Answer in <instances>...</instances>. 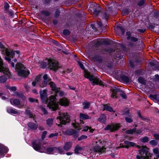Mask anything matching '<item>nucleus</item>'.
Listing matches in <instances>:
<instances>
[{
  "label": "nucleus",
  "mask_w": 159,
  "mask_h": 159,
  "mask_svg": "<svg viewBox=\"0 0 159 159\" xmlns=\"http://www.w3.org/2000/svg\"><path fill=\"white\" fill-rule=\"evenodd\" d=\"M0 48L3 52L4 51V53H5L6 54L5 59L8 62H10L11 61L10 58H13L14 57H19L20 52L19 51H11L9 52L4 48L2 44L0 42Z\"/></svg>",
  "instance_id": "nucleus-1"
},
{
  "label": "nucleus",
  "mask_w": 159,
  "mask_h": 159,
  "mask_svg": "<svg viewBox=\"0 0 159 159\" xmlns=\"http://www.w3.org/2000/svg\"><path fill=\"white\" fill-rule=\"evenodd\" d=\"M25 68L24 65L20 63H18L16 65V70L20 76L25 77L29 74V71L26 70Z\"/></svg>",
  "instance_id": "nucleus-2"
},
{
  "label": "nucleus",
  "mask_w": 159,
  "mask_h": 159,
  "mask_svg": "<svg viewBox=\"0 0 159 159\" xmlns=\"http://www.w3.org/2000/svg\"><path fill=\"white\" fill-rule=\"evenodd\" d=\"M59 116L57 118V120L59 124L56 123L58 126H59L61 125L65 124L67 122H70V119L69 116L67 115V113H61L59 112Z\"/></svg>",
  "instance_id": "nucleus-3"
},
{
  "label": "nucleus",
  "mask_w": 159,
  "mask_h": 159,
  "mask_svg": "<svg viewBox=\"0 0 159 159\" xmlns=\"http://www.w3.org/2000/svg\"><path fill=\"white\" fill-rule=\"evenodd\" d=\"M84 76L89 79V80L92 81L93 84H99L100 85H103V83L102 81L97 78L94 77L93 75H90L88 71L84 70Z\"/></svg>",
  "instance_id": "nucleus-4"
},
{
  "label": "nucleus",
  "mask_w": 159,
  "mask_h": 159,
  "mask_svg": "<svg viewBox=\"0 0 159 159\" xmlns=\"http://www.w3.org/2000/svg\"><path fill=\"white\" fill-rule=\"evenodd\" d=\"M56 95H51L49 98V102L48 106L52 111L57 110L58 107V104L56 102Z\"/></svg>",
  "instance_id": "nucleus-5"
},
{
  "label": "nucleus",
  "mask_w": 159,
  "mask_h": 159,
  "mask_svg": "<svg viewBox=\"0 0 159 159\" xmlns=\"http://www.w3.org/2000/svg\"><path fill=\"white\" fill-rule=\"evenodd\" d=\"M139 154L141 155V158L143 159H150L149 157H151V155L149 154V156L147 155L148 152V149L145 146H142V148L139 150Z\"/></svg>",
  "instance_id": "nucleus-6"
},
{
  "label": "nucleus",
  "mask_w": 159,
  "mask_h": 159,
  "mask_svg": "<svg viewBox=\"0 0 159 159\" xmlns=\"http://www.w3.org/2000/svg\"><path fill=\"white\" fill-rule=\"evenodd\" d=\"M120 127V124L113 123L108 125L105 128L104 130H110L111 132H113L118 129Z\"/></svg>",
  "instance_id": "nucleus-7"
},
{
  "label": "nucleus",
  "mask_w": 159,
  "mask_h": 159,
  "mask_svg": "<svg viewBox=\"0 0 159 159\" xmlns=\"http://www.w3.org/2000/svg\"><path fill=\"white\" fill-rule=\"evenodd\" d=\"M48 62L49 64V67L51 69L56 70L59 67L58 63L55 61L49 59L48 60Z\"/></svg>",
  "instance_id": "nucleus-8"
},
{
  "label": "nucleus",
  "mask_w": 159,
  "mask_h": 159,
  "mask_svg": "<svg viewBox=\"0 0 159 159\" xmlns=\"http://www.w3.org/2000/svg\"><path fill=\"white\" fill-rule=\"evenodd\" d=\"M2 61L0 57V71L3 72L6 74L8 77H9L11 75L8 68H5L3 66Z\"/></svg>",
  "instance_id": "nucleus-9"
},
{
  "label": "nucleus",
  "mask_w": 159,
  "mask_h": 159,
  "mask_svg": "<svg viewBox=\"0 0 159 159\" xmlns=\"http://www.w3.org/2000/svg\"><path fill=\"white\" fill-rule=\"evenodd\" d=\"M32 144L33 148L36 151H40L42 152V151L41 150L43 149V148H41L40 141H36L33 142L32 143Z\"/></svg>",
  "instance_id": "nucleus-10"
},
{
  "label": "nucleus",
  "mask_w": 159,
  "mask_h": 159,
  "mask_svg": "<svg viewBox=\"0 0 159 159\" xmlns=\"http://www.w3.org/2000/svg\"><path fill=\"white\" fill-rule=\"evenodd\" d=\"M124 144L125 145L123 146L122 147L128 148L131 146H136L139 148H141V147L140 146L136 145L135 143L129 141H125L124 142Z\"/></svg>",
  "instance_id": "nucleus-11"
},
{
  "label": "nucleus",
  "mask_w": 159,
  "mask_h": 159,
  "mask_svg": "<svg viewBox=\"0 0 159 159\" xmlns=\"http://www.w3.org/2000/svg\"><path fill=\"white\" fill-rule=\"evenodd\" d=\"M57 103L61 106H67L69 104V101L67 98H64L60 99Z\"/></svg>",
  "instance_id": "nucleus-12"
},
{
  "label": "nucleus",
  "mask_w": 159,
  "mask_h": 159,
  "mask_svg": "<svg viewBox=\"0 0 159 159\" xmlns=\"http://www.w3.org/2000/svg\"><path fill=\"white\" fill-rule=\"evenodd\" d=\"M142 132V131L141 129H136L135 128L127 130L125 131L126 134H139Z\"/></svg>",
  "instance_id": "nucleus-13"
},
{
  "label": "nucleus",
  "mask_w": 159,
  "mask_h": 159,
  "mask_svg": "<svg viewBox=\"0 0 159 159\" xmlns=\"http://www.w3.org/2000/svg\"><path fill=\"white\" fill-rule=\"evenodd\" d=\"M41 98L43 102L46 103L48 102V98L46 93V91L44 90L42 92L40 93Z\"/></svg>",
  "instance_id": "nucleus-14"
},
{
  "label": "nucleus",
  "mask_w": 159,
  "mask_h": 159,
  "mask_svg": "<svg viewBox=\"0 0 159 159\" xmlns=\"http://www.w3.org/2000/svg\"><path fill=\"white\" fill-rule=\"evenodd\" d=\"M52 151V154L55 155H57L59 153L62 154L64 152L63 149L61 147H54Z\"/></svg>",
  "instance_id": "nucleus-15"
},
{
  "label": "nucleus",
  "mask_w": 159,
  "mask_h": 159,
  "mask_svg": "<svg viewBox=\"0 0 159 159\" xmlns=\"http://www.w3.org/2000/svg\"><path fill=\"white\" fill-rule=\"evenodd\" d=\"M49 85H50L52 89L56 93H57L60 91V88H57L56 87L55 84L53 82H50Z\"/></svg>",
  "instance_id": "nucleus-16"
},
{
  "label": "nucleus",
  "mask_w": 159,
  "mask_h": 159,
  "mask_svg": "<svg viewBox=\"0 0 159 159\" xmlns=\"http://www.w3.org/2000/svg\"><path fill=\"white\" fill-rule=\"evenodd\" d=\"M106 118L107 117L105 115L102 114L100 115L98 120V121L102 123H105L106 121Z\"/></svg>",
  "instance_id": "nucleus-17"
},
{
  "label": "nucleus",
  "mask_w": 159,
  "mask_h": 159,
  "mask_svg": "<svg viewBox=\"0 0 159 159\" xmlns=\"http://www.w3.org/2000/svg\"><path fill=\"white\" fill-rule=\"evenodd\" d=\"M105 148L103 147L101 148L98 146H95L94 148V150L95 152L102 153L105 152Z\"/></svg>",
  "instance_id": "nucleus-18"
},
{
  "label": "nucleus",
  "mask_w": 159,
  "mask_h": 159,
  "mask_svg": "<svg viewBox=\"0 0 159 159\" xmlns=\"http://www.w3.org/2000/svg\"><path fill=\"white\" fill-rule=\"evenodd\" d=\"M73 143L71 142H67L66 143L63 147L64 149L66 151H68L71 147Z\"/></svg>",
  "instance_id": "nucleus-19"
},
{
  "label": "nucleus",
  "mask_w": 159,
  "mask_h": 159,
  "mask_svg": "<svg viewBox=\"0 0 159 159\" xmlns=\"http://www.w3.org/2000/svg\"><path fill=\"white\" fill-rule=\"evenodd\" d=\"M8 149L7 148L2 144L0 143V154L6 153Z\"/></svg>",
  "instance_id": "nucleus-20"
},
{
  "label": "nucleus",
  "mask_w": 159,
  "mask_h": 159,
  "mask_svg": "<svg viewBox=\"0 0 159 159\" xmlns=\"http://www.w3.org/2000/svg\"><path fill=\"white\" fill-rule=\"evenodd\" d=\"M80 118L82 120H87L90 119V117L87 114L80 113Z\"/></svg>",
  "instance_id": "nucleus-21"
},
{
  "label": "nucleus",
  "mask_w": 159,
  "mask_h": 159,
  "mask_svg": "<svg viewBox=\"0 0 159 159\" xmlns=\"http://www.w3.org/2000/svg\"><path fill=\"white\" fill-rule=\"evenodd\" d=\"M28 125L29 127L31 129L35 130L38 127L37 125L36 124L31 122L29 123Z\"/></svg>",
  "instance_id": "nucleus-22"
},
{
  "label": "nucleus",
  "mask_w": 159,
  "mask_h": 159,
  "mask_svg": "<svg viewBox=\"0 0 159 159\" xmlns=\"http://www.w3.org/2000/svg\"><path fill=\"white\" fill-rule=\"evenodd\" d=\"M7 111L9 113L15 114H17L20 113V112H19L20 111H18L17 110L12 108L7 109Z\"/></svg>",
  "instance_id": "nucleus-23"
},
{
  "label": "nucleus",
  "mask_w": 159,
  "mask_h": 159,
  "mask_svg": "<svg viewBox=\"0 0 159 159\" xmlns=\"http://www.w3.org/2000/svg\"><path fill=\"white\" fill-rule=\"evenodd\" d=\"M10 102L12 105H18L20 103V101L17 99H11L10 100Z\"/></svg>",
  "instance_id": "nucleus-24"
},
{
  "label": "nucleus",
  "mask_w": 159,
  "mask_h": 159,
  "mask_svg": "<svg viewBox=\"0 0 159 159\" xmlns=\"http://www.w3.org/2000/svg\"><path fill=\"white\" fill-rule=\"evenodd\" d=\"M54 147H49L45 149L44 147L43 148V150L45 151V152L48 154H52L53 150Z\"/></svg>",
  "instance_id": "nucleus-25"
},
{
  "label": "nucleus",
  "mask_w": 159,
  "mask_h": 159,
  "mask_svg": "<svg viewBox=\"0 0 159 159\" xmlns=\"http://www.w3.org/2000/svg\"><path fill=\"white\" fill-rule=\"evenodd\" d=\"M105 110L108 111L110 112H111L113 111V110L112 107L109 105V104H106L104 105V109L103 110Z\"/></svg>",
  "instance_id": "nucleus-26"
},
{
  "label": "nucleus",
  "mask_w": 159,
  "mask_h": 159,
  "mask_svg": "<svg viewBox=\"0 0 159 159\" xmlns=\"http://www.w3.org/2000/svg\"><path fill=\"white\" fill-rule=\"evenodd\" d=\"M120 77L121 79L124 82L128 83L129 81V78L125 75H120Z\"/></svg>",
  "instance_id": "nucleus-27"
},
{
  "label": "nucleus",
  "mask_w": 159,
  "mask_h": 159,
  "mask_svg": "<svg viewBox=\"0 0 159 159\" xmlns=\"http://www.w3.org/2000/svg\"><path fill=\"white\" fill-rule=\"evenodd\" d=\"M76 132V131L73 129H70L68 131V134L69 135L74 134L73 136L75 138H76V137L75 136V134L77 135Z\"/></svg>",
  "instance_id": "nucleus-28"
},
{
  "label": "nucleus",
  "mask_w": 159,
  "mask_h": 159,
  "mask_svg": "<svg viewBox=\"0 0 159 159\" xmlns=\"http://www.w3.org/2000/svg\"><path fill=\"white\" fill-rule=\"evenodd\" d=\"M83 105L84 106L83 109H88L89 107L90 103L88 102H85L83 103Z\"/></svg>",
  "instance_id": "nucleus-29"
},
{
  "label": "nucleus",
  "mask_w": 159,
  "mask_h": 159,
  "mask_svg": "<svg viewBox=\"0 0 159 159\" xmlns=\"http://www.w3.org/2000/svg\"><path fill=\"white\" fill-rule=\"evenodd\" d=\"M53 119L52 118L48 119L47 120V124L49 126H51L53 123Z\"/></svg>",
  "instance_id": "nucleus-30"
},
{
  "label": "nucleus",
  "mask_w": 159,
  "mask_h": 159,
  "mask_svg": "<svg viewBox=\"0 0 159 159\" xmlns=\"http://www.w3.org/2000/svg\"><path fill=\"white\" fill-rule=\"evenodd\" d=\"M82 149L83 148L77 145L75 148V152L76 154H78L79 153V151Z\"/></svg>",
  "instance_id": "nucleus-31"
},
{
  "label": "nucleus",
  "mask_w": 159,
  "mask_h": 159,
  "mask_svg": "<svg viewBox=\"0 0 159 159\" xmlns=\"http://www.w3.org/2000/svg\"><path fill=\"white\" fill-rule=\"evenodd\" d=\"M111 97L112 98H115L117 97V91L115 89H113L112 91Z\"/></svg>",
  "instance_id": "nucleus-32"
},
{
  "label": "nucleus",
  "mask_w": 159,
  "mask_h": 159,
  "mask_svg": "<svg viewBox=\"0 0 159 159\" xmlns=\"http://www.w3.org/2000/svg\"><path fill=\"white\" fill-rule=\"evenodd\" d=\"M25 113L26 114L29 115L30 118L34 117V115L32 113H30L29 108H27L26 110Z\"/></svg>",
  "instance_id": "nucleus-33"
},
{
  "label": "nucleus",
  "mask_w": 159,
  "mask_h": 159,
  "mask_svg": "<svg viewBox=\"0 0 159 159\" xmlns=\"http://www.w3.org/2000/svg\"><path fill=\"white\" fill-rule=\"evenodd\" d=\"M127 39H130L131 41L134 42H136L138 41V39L134 37H129V36H128L127 38Z\"/></svg>",
  "instance_id": "nucleus-34"
},
{
  "label": "nucleus",
  "mask_w": 159,
  "mask_h": 159,
  "mask_svg": "<svg viewBox=\"0 0 159 159\" xmlns=\"http://www.w3.org/2000/svg\"><path fill=\"white\" fill-rule=\"evenodd\" d=\"M7 78L4 76H2L0 77V82L4 83L7 80Z\"/></svg>",
  "instance_id": "nucleus-35"
},
{
  "label": "nucleus",
  "mask_w": 159,
  "mask_h": 159,
  "mask_svg": "<svg viewBox=\"0 0 159 159\" xmlns=\"http://www.w3.org/2000/svg\"><path fill=\"white\" fill-rule=\"evenodd\" d=\"M43 78L44 80L49 81L51 80V79L49 77H48V76L47 74H45L43 75Z\"/></svg>",
  "instance_id": "nucleus-36"
},
{
  "label": "nucleus",
  "mask_w": 159,
  "mask_h": 159,
  "mask_svg": "<svg viewBox=\"0 0 159 159\" xmlns=\"http://www.w3.org/2000/svg\"><path fill=\"white\" fill-rule=\"evenodd\" d=\"M148 140L149 139L146 136L144 137L140 140L143 143L147 142L148 141Z\"/></svg>",
  "instance_id": "nucleus-37"
},
{
  "label": "nucleus",
  "mask_w": 159,
  "mask_h": 159,
  "mask_svg": "<svg viewBox=\"0 0 159 159\" xmlns=\"http://www.w3.org/2000/svg\"><path fill=\"white\" fill-rule=\"evenodd\" d=\"M111 11H107L106 12L104 13L103 15L104 16V18L106 19H107L109 18V13H110Z\"/></svg>",
  "instance_id": "nucleus-38"
},
{
  "label": "nucleus",
  "mask_w": 159,
  "mask_h": 159,
  "mask_svg": "<svg viewBox=\"0 0 159 159\" xmlns=\"http://www.w3.org/2000/svg\"><path fill=\"white\" fill-rule=\"evenodd\" d=\"M48 82L47 81L43 80L42 84L40 85V87H45L47 85Z\"/></svg>",
  "instance_id": "nucleus-39"
},
{
  "label": "nucleus",
  "mask_w": 159,
  "mask_h": 159,
  "mask_svg": "<svg viewBox=\"0 0 159 159\" xmlns=\"http://www.w3.org/2000/svg\"><path fill=\"white\" fill-rule=\"evenodd\" d=\"M149 143L151 144L153 146H155L157 144V141L155 140H152L150 141Z\"/></svg>",
  "instance_id": "nucleus-40"
},
{
  "label": "nucleus",
  "mask_w": 159,
  "mask_h": 159,
  "mask_svg": "<svg viewBox=\"0 0 159 159\" xmlns=\"http://www.w3.org/2000/svg\"><path fill=\"white\" fill-rule=\"evenodd\" d=\"M139 82L142 84H144L145 83V80L142 77L139 78L138 79Z\"/></svg>",
  "instance_id": "nucleus-41"
},
{
  "label": "nucleus",
  "mask_w": 159,
  "mask_h": 159,
  "mask_svg": "<svg viewBox=\"0 0 159 159\" xmlns=\"http://www.w3.org/2000/svg\"><path fill=\"white\" fill-rule=\"evenodd\" d=\"M41 78V75H39L37 76L34 80H35L36 82L38 83L40 81V80Z\"/></svg>",
  "instance_id": "nucleus-42"
},
{
  "label": "nucleus",
  "mask_w": 159,
  "mask_h": 159,
  "mask_svg": "<svg viewBox=\"0 0 159 159\" xmlns=\"http://www.w3.org/2000/svg\"><path fill=\"white\" fill-rule=\"evenodd\" d=\"M42 111L43 115H46L47 113V110L44 108L43 107H40Z\"/></svg>",
  "instance_id": "nucleus-43"
},
{
  "label": "nucleus",
  "mask_w": 159,
  "mask_h": 159,
  "mask_svg": "<svg viewBox=\"0 0 159 159\" xmlns=\"http://www.w3.org/2000/svg\"><path fill=\"white\" fill-rule=\"evenodd\" d=\"M145 2L144 0H140L138 2V5L139 6H141L144 5Z\"/></svg>",
  "instance_id": "nucleus-44"
},
{
  "label": "nucleus",
  "mask_w": 159,
  "mask_h": 159,
  "mask_svg": "<svg viewBox=\"0 0 159 159\" xmlns=\"http://www.w3.org/2000/svg\"><path fill=\"white\" fill-rule=\"evenodd\" d=\"M87 138V136L86 135H82L78 139V140L80 141L83 139H86Z\"/></svg>",
  "instance_id": "nucleus-45"
},
{
  "label": "nucleus",
  "mask_w": 159,
  "mask_h": 159,
  "mask_svg": "<svg viewBox=\"0 0 159 159\" xmlns=\"http://www.w3.org/2000/svg\"><path fill=\"white\" fill-rule=\"evenodd\" d=\"M58 135V134L57 133H52L50 134L49 136V138H52L54 137H56Z\"/></svg>",
  "instance_id": "nucleus-46"
},
{
  "label": "nucleus",
  "mask_w": 159,
  "mask_h": 159,
  "mask_svg": "<svg viewBox=\"0 0 159 159\" xmlns=\"http://www.w3.org/2000/svg\"><path fill=\"white\" fill-rule=\"evenodd\" d=\"M29 101L31 102H38L37 99H35L34 98H29Z\"/></svg>",
  "instance_id": "nucleus-47"
},
{
  "label": "nucleus",
  "mask_w": 159,
  "mask_h": 159,
  "mask_svg": "<svg viewBox=\"0 0 159 159\" xmlns=\"http://www.w3.org/2000/svg\"><path fill=\"white\" fill-rule=\"evenodd\" d=\"M78 63L81 69L83 70L84 69V66L81 62L78 61Z\"/></svg>",
  "instance_id": "nucleus-48"
},
{
  "label": "nucleus",
  "mask_w": 159,
  "mask_h": 159,
  "mask_svg": "<svg viewBox=\"0 0 159 159\" xmlns=\"http://www.w3.org/2000/svg\"><path fill=\"white\" fill-rule=\"evenodd\" d=\"M47 134V132L46 131H45L43 132L42 134V139L43 140L45 137V136Z\"/></svg>",
  "instance_id": "nucleus-49"
},
{
  "label": "nucleus",
  "mask_w": 159,
  "mask_h": 159,
  "mask_svg": "<svg viewBox=\"0 0 159 159\" xmlns=\"http://www.w3.org/2000/svg\"><path fill=\"white\" fill-rule=\"evenodd\" d=\"M42 13L46 16H49L50 14V13L47 11H43L42 12Z\"/></svg>",
  "instance_id": "nucleus-50"
},
{
  "label": "nucleus",
  "mask_w": 159,
  "mask_h": 159,
  "mask_svg": "<svg viewBox=\"0 0 159 159\" xmlns=\"http://www.w3.org/2000/svg\"><path fill=\"white\" fill-rule=\"evenodd\" d=\"M117 28L118 29H120L121 32L123 34H124L125 32V29L123 28L121 26H117Z\"/></svg>",
  "instance_id": "nucleus-51"
},
{
  "label": "nucleus",
  "mask_w": 159,
  "mask_h": 159,
  "mask_svg": "<svg viewBox=\"0 0 159 159\" xmlns=\"http://www.w3.org/2000/svg\"><path fill=\"white\" fill-rule=\"evenodd\" d=\"M63 33L65 35H69L70 34V31L67 30H64Z\"/></svg>",
  "instance_id": "nucleus-52"
},
{
  "label": "nucleus",
  "mask_w": 159,
  "mask_h": 159,
  "mask_svg": "<svg viewBox=\"0 0 159 159\" xmlns=\"http://www.w3.org/2000/svg\"><path fill=\"white\" fill-rule=\"evenodd\" d=\"M154 153L156 154H157L159 152V151L158 148H155L153 150Z\"/></svg>",
  "instance_id": "nucleus-53"
},
{
  "label": "nucleus",
  "mask_w": 159,
  "mask_h": 159,
  "mask_svg": "<svg viewBox=\"0 0 159 159\" xmlns=\"http://www.w3.org/2000/svg\"><path fill=\"white\" fill-rule=\"evenodd\" d=\"M120 95L123 98L125 99L126 98V94L123 92H122L120 93Z\"/></svg>",
  "instance_id": "nucleus-54"
},
{
  "label": "nucleus",
  "mask_w": 159,
  "mask_h": 159,
  "mask_svg": "<svg viewBox=\"0 0 159 159\" xmlns=\"http://www.w3.org/2000/svg\"><path fill=\"white\" fill-rule=\"evenodd\" d=\"M125 120L127 122L129 123H130L132 121V120L129 118L125 117Z\"/></svg>",
  "instance_id": "nucleus-55"
},
{
  "label": "nucleus",
  "mask_w": 159,
  "mask_h": 159,
  "mask_svg": "<svg viewBox=\"0 0 159 159\" xmlns=\"http://www.w3.org/2000/svg\"><path fill=\"white\" fill-rule=\"evenodd\" d=\"M99 12V10H98L96 9V8H95V9L93 10V13L95 15H97L98 14Z\"/></svg>",
  "instance_id": "nucleus-56"
},
{
  "label": "nucleus",
  "mask_w": 159,
  "mask_h": 159,
  "mask_svg": "<svg viewBox=\"0 0 159 159\" xmlns=\"http://www.w3.org/2000/svg\"><path fill=\"white\" fill-rule=\"evenodd\" d=\"M60 11L59 10H57L55 12V16L56 17H57L60 14Z\"/></svg>",
  "instance_id": "nucleus-57"
},
{
  "label": "nucleus",
  "mask_w": 159,
  "mask_h": 159,
  "mask_svg": "<svg viewBox=\"0 0 159 159\" xmlns=\"http://www.w3.org/2000/svg\"><path fill=\"white\" fill-rule=\"evenodd\" d=\"M9 5L7 3H5L4 5V8L5 10H7L9 8Z\"/></svg>",
  "instance_id": "nucleus-58"
},
{
  "label": "nucleus",
  "mask_w": 159,
  "mask_h": 159,
  "mask_svg": "<svg viewBox=\"0 0 159 159\" xmlns=\"http://www.w3.org/2000/svg\"><path fill=\"white\" fill-rule=\"evenodd\" d=\"M8 89L12 91H16V88L14 86L9 87Z\"/></svg>",
  "instance_id": "nucleus-59"
},
{
  "label": "nucleus",
  "mask_w": 159,
  "mask_h": 159,
  "mask_svg": "<svg viewBox=\"0 0 159 159\" xmlns=\"http://www.w3.org/2000/svg\"><path fill=\"white\" fill-rule=\"evenodd\" d=\"M72 125L75 128H78L79 126V124L76 123H73Z\"/></svg>",
  "instance_id": "nucleus-60"
},
{
  "label": "nucleus",
  "mask_w": 159,
  "mask_h": 159,
  "mask_svg": "<svg viewBox=\"0 0 159 159\" xmlns=\"http://www.w3.org/2000/svg\"><path fill=\"white\" fill-rule=\"evenodd\" d=\"M154 137L157 139H159V134H154Z\"/></svg>",
  "instance_id": "nucleus-61"
},
{
  "label": "nucleus",
  "mask_w": 159,
  "mask_h": 159,
  "mask_svg": "<svg viewBox=\"0 0 159 159\" xmlns=\"http://www.w3.org/2000/svg\"><path fill=\"white\" fill-rule=\"evenodd\" d=\"M89 127L88 126H86L85 127H84L83 129V131H86L88 130V129H89Z\"/></svg>",
  "instance_id": "nucleus-62"
},
{
  "label": "nucleus",
  "mask_w": 159,
  "mask_h": 159,
  "mask_svg": "<svg viewBox=\"0 0 159 159\" xmlns=\"http://www.w3.org/2000/svg\"><path fill=\"white\" fill-rule=\"evenodd\" d=\"M38 83L35 80L32 82V84L33 86H35Z\"/></svg>",
  "instance_id": "nucleus-63"
},
{
  "label": "nucleus",
  "mask_w": 159,
  "mask_h": 159,
  "mask_svg": "<svg viewBox=\"0 0 159 159\" xmlns=\"http://www.w3.org/2000/svg\"><path fill=\"white\" fill-rule=\"evenodd\" d=\"M24 87L27 90H28L30 89L29 87L26 84L24 85Z\"/></svg>",
  "instance_id": "nucleus-64"
}]
</instances>
